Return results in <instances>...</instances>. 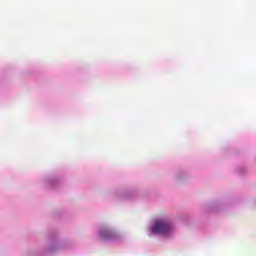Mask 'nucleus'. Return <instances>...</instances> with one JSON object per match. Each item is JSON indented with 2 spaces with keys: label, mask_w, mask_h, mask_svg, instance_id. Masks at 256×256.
I'll list each match as a JSON object with an SVG mask.
<instances>
[{
  "label": "nucleus",
  "mask_w": 256,
  "mask_h": 256,
  "mask_svg": "<svg viewBox=\"0 0 256 256\" xmlns=\"http://www.w3.org/2000/svg\"><path fill=\"white\" fill-rule=\"evenodd\" d=\"M173 229V225L169 222L158 220L152 226V233H158L160 235H167Z\"/></svg>",
  "instance_id": "f257e3e1"
},
{
  "label": "nucleus",
  "mask_w": 256,
  "mask_h": 256,
  "mask_svg": "<svg viewBox=\"0 0 256 256\" xmlns=\"http://www.w3.org/2000/svg\"><path fill=\"white\" fill-rule=\"evenodd\" d=\"M102 239H113L115 237V232L111 229H104L100 232Z\"/></svg>",
  "instance_id": "f03ea898"
}]
</instances>
